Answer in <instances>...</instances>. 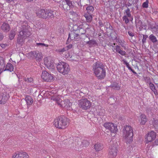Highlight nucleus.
Returning a JSON list of instances; mask_svg holds the SVG:
<instances>
[{"label":"nucleus","mask_w":158,"mask_h":158,"mask_svg":"<svg viewBox=\"0 0 158 158\" xmlns=\"http://www.w3.org/2000/svg\"><path fill=\"white\" fill-rule=\"evenodd\" d=\"M94 74L99 80L104 79L106 76V68L101 62L98 61L93 65Z\"/></svg>","instance_id":"f257e3e1"},{"label":"nucleus","mask_w":158,"mask_h":158,"mask_svg":"<svg viewBox=\"0 0 158 158\" xmlns=\"http://www.w3.org/2000/svg\"><path fill=\"white\" fill-rule=\"evenodd\" d=\"M69 123V120L65 117H58L55 119L53 125L57 128L64 129L67 128Z\"/></svg>","instance_id":"f03ea898"},{"label":"nucleus","mask_w":158,"mask_h":158,"mask_svg":"<svg viewBox=\"0 0 158 158\" xmlns=\"http://www.w3.org/2000/svg\"><path fill=\"white\" fill-rule=\"evenodd\" d=\"M123 136L127 140V143H130L133 140V130L130 126L126 125L123 129Z\"/></svg>","instance_id":"7ed1b4c3"},{"label":"nucleus","mask_w":158,"mask_h":158,"mask_svg":"<svg viewBox=\"0 0 158 158\" xmlns=\"http://www.w3.org/2000/svg\"><path fill=\"white\" fill-rule=\"evenodd\" d=\"M58 71L63 75L68 74L70 71L69 65L66 63L59 62L57 66Z\"/></svg>","instance_id":"20e7f679"},{"label":"nucleus","mask_w":158,"mask_h":158,"mask_svg":"<svg viewBox=\"0 0 158 158\" xmlns=\"http://www.w3.org/2000/svg\"><path fill=\"white\" fill-rule=\"evenodd\" d=\"M44 65L48 69H52L55 66L54 60L51 56L45 57L43 59Z\"/></svg>","instance_id":"39448f33"},{"label":"nucleus","mask_w":158,"mask_h":158,"mask_svg":"<svg viewBox=\"0 0 158 158\" xmlns=\"http://www.w3.org/2000/svg\"><path fill=\"white\" fill-rule=\"evenodd\" d=\"M91 103L86 98H82L80 100V106L84 110L89 109L91 107Z\"/></svg>","instance_id":"423d86ee"},{"label":"nucleus","mask_w":158,"mask_h":158,"mask_svg":"<svg viewBox=\"0 0 158 158\" xmlns=\"http://www.w3.org/2000/svg\"><path fill=\"white\" fill-rule=\"evenodd\" d=\"M35 13L38 16L43 18L49 17L50 16V14H51L49 11L43 9H38L36 10Z\"/></svg>","instance_id":"0eeeda50"},{"label":"nucleus","mask_w":158,"mask_h":158,"mask_svg":"<svg viewBox=\"0 0 158 158\" xmlns=\"http://www.w3.org/2000/svg\"><path fill=\"white\" fill-rule=\"evenodd\" d=\"M118 152L117 146L115 144L111 145L110 148L108 153V157L109 158H114L117 155Z\"/></svg>","instance_id":"6e6552de"},{"label":"nucleus","mask_w":158,"mask_h":158,"mask_svg":"<svg viewBox=\"0 0 158 158\" xmlns=\"http://www.w3.org/2000/svg\"><path fill=\"white\" fill-rule=\"evenodd\" d=\"M103 126L106 129L110 131L111 133H115L118 130L116 125L111 123H105Z\"/></svg>","instance_id":"1a4fd4ad"},{"label":"nucleus","mask_w":158,"mask_h":158,"mask_svg":"<svg viewBox=\"0 0 158 158\" xmlns=\"http://www.w3.org/2000/svg\"><path fill=\"white\" fill-rule=\"evenodd\" d=\"M28 153L25 152H17L12 155V158H29Z\"/></svg>","instance_id":"9d476101"},{"label":"nucleus","mask_w":158,"mask_h":158,"mask_svg":"<svg viewBox=\"0 0 158 158\" xmlns=\"http://www.w3.org/2000/svg\"><path fill=\"white\" fill-rule=\"evenodd\" d=\"M41 78L44 81L48 82L51 81L54 79L52 76L46 71H44L42 72Z\"/></svg>","instance_id":"9b49d317"},{"label":"nucleus","mask_w":158,"mask_h":158,"mask_svg":"<svg viewBox=\"0 0 158 158\" xmlns=\"http://www.w3.org/2000/svg\"><path fill=\"white\" fill-rule=\"evenodd\" d=\"M156 133L153 131H151L148 133L146 137L145 138L146 139V143L152 142L155 139L156 136Z\"/></svg>","instance_id":"f8f14e48"},{"label":"nucleus","mask_w":158,"mask_h":158,"mask_svg":"<svg viewBox=\"0 0 158 158\" xmlns=\"http://www.w3.org/2000/svg\"><path fill=\"white\" fill-rule=\"evenodd\" d=\"M9 96L6 93L0 94V104H4L8 100Z\"/></svg>","instance_id":"ddd939ff"},{"label":"nucleus","mask_w":158,"mask_h":158,"mask_svg":"<svg viewBox=\"0 0 158 158\" xmlns=\"http://www.w3.org/2000/svg\"><path fill=\"white\" fill-rule=\"evenodd\" d=\"M73 38V40H77L79 38L78 31H76L71 34H69L67 42L69 40V38Z\"/></svg>","instance_id":"4468645a"},{"label":"nucleus","mask_w":158,"mask_h":158,"mask_svg":"<svg viewBox=\"0 0 158 158\" xmlns=\"http://www.w3.org/2000/svg\"><path fill=\"white\" fill-rule=\"evenodd\" d=\"M80 39L81 40L80 43L83 45L86 43L89 39L85 34H83L80 35Z\"/></svg>","instance_id":"2eb2a0df"},{"label":"nucleus","mask_w":158,"mask_h":158,"mask_svg":"<svg viewBox=\"0 0 158 158\" xmlns=\"http://www.w3.org/2000/svg\"><path fill=\"white\" fill-rule=\"evenodd\" d=\"M72 104L68 100H65L63 101L62 104H61V107L68 108L70 107Z\"/></svg>","instance_id":"dca6fc26"},{"label":"nucleus","mask_w":158,"mask_h":158,"mask_svg":"<svg viewBox=\"0 0 158 158\" xmlns=\"http://www.w3.org/2000/svg\"><path fill=\"white\" fill-rule=\"evenodd\" d=\"M34 57L36 61H40L43 58L42 54L41 52H35Z\"/></svg>","instance_id":"f3484780"},{"label":"nucleus","mask_w":158,"mask_h":158,"mask_svg":"<svg viewBox=\"0 0 158 158\" xmlns=\"http://www.w3.org/2000/svg\"><path fill=\"white\" fill-rule=\"evenodd\" d=\"M110 87L116 90H118L120 89V86L118 83L116 82H111Z\"/></svg>","instance_id":"a211bd4d"},{"label":"nucleus","mask_w":158,"mask_h":158,"mask_svg":"<svg viewBox=\"0 0 158 158\" xmlns=\"http://www.w3.org/2000/svg\"><path fill=\"white\" fill-rule=\"evenodd\" d=\"M27 106H30L33 103V101L32 98L30 96H27L25 98Z\"/></svg>","instance_id":"6ab92c4d"},{"label":"nucleus","mask_w":158,"mask_h":158,"mask_svg":"<svg viewBox=\"0 0 158 158\" xmlns=\"http://www.w3.org/2000/svg\"><path fill=\"white\" fill-rule=\"evenodd\" d=\"M14 66L10 63H8L6 65L5 68L4 69V71H8L10 72L13 71L14 70Z\"/></svg>","instance_id":"aec40b11"},{"label":"nucleus","mask_w":158,"mask_h":158,"mask_svg":"<svg viewBox=\"0 0 158 158\" xmlns=\"http://www.w3.org/2000/svg\"><path fill=\"white\" fill-rule=\"evenodd\" d=\"M1 28L4 31L7 32L9 31L10 27L8 24L4 23L2 25Z\"/></svg>","instance_id":"412c9836"},{"label":"nucleus","mask_w":158,"mask_h":158,"mask_svg":"<svg viewBox=\"0 0 158 158\" xmlns=\"http://www.w3.org/2000/svg\"><path fill=\"white\" fill-rule=\"evenodd\" d=\"M94 146L95 150L97 152L100 151L103 148L102 145L100 143H96L94 145Z\"/></svg>","instance_id":"4be33fe9"},{"label":"nucleus","mask_w":158,"mask_h":158,"mask_svg":"<svg viewBox=\"0 0 158 158\" xmlns=\"http://www.w3.org/2000/svg\"><path fill=\"white\" fill-rule=\"evenodd\" d=\"M140 117L141 119L140 123L142 125L145 124L147 121L146 116L144 114H142L141 115Z\"/></svg>","instance_id":"5701e85b"},{"label":"nucleus","mask_w":158,"mask_h":158,"mask_svg":"<svg viewBox=\"0 0 158 158\" xmlns=\"http://www.w3.org/2000/svg\"><path fill=\"white\" fill-rule=\"evenodd\" d=\"M51 99L55 101L58 105L61 107V104H62L63 102L60 98L59 97H56L55 98L53 97L51 98Z\"/></svg>","instance_id":"b1692460"},{"label":"nucleus","mask_w":158,"mask_h":158,"mask_svg":"<svg viewBox=\"0 0 158 158\" xmlns=\"http://www.w3.org/2000/svg\"><path fill=\"white\" fill-rule=\"evenodd\" d=\"M85 44H89L90 46H93V45H98V44L94 40H92L89 41H88L87 40Z\"/></svg>","instance_id":"393cba45"},{"label":"nucleus","mask_w":158,"mask_h":158,"mask_svg":"<svg viewBox=\"0 0 158 158\" xmlns=\"http://www.w3.org/2000/svg\"><path fill=\"white\" fill-rule=\"evenodd\" d=\"M149 39L153 43H155L158 41L156 36L153 34H151L149 35Z\"/></svg>","instance_id":"a878e982"},{"label":"nucleus","mask_w":158,"mask_h":158,"mask_svg":"<svg viewBox=\"0 0 158 158\" xmlns=\"http://www.w3.org/2000/svg\"><path fill=\"white\" fill-rule=\"evenodd\" d=\"M150 88V89L153 92L154 94L156 95H158V93L157 92L156 89L155 88V87L154 84L152 83L149 85Z\"/></svg>","instance_id":"bb28decb"},{"label":"nucleus","mask_w":158,"mask_h":158,"mask_svg":"<svg viewBox=\"0 0 158 158\" xmlns=\"http://www.w3.org/2000/svg\"><path fill=\"white\" fill-rule=\"evenodd\" d=\"M153 124L155 131H158V119H154Z\"/></svg>","instance_id":"cd10ccee"},{"label":"nucleus","mask_w":158,"mask_h":158,"mask_svg":"<svg viewBox=\"0 0 158 158\" xmlns=\"http://www.w3.org/2000/svg\"><path fill=\"white\" fill-rule=\"evenodd\" d=\"M89 142L87 140H83L81 142V144L80 145V146L83 147H86L89 145Z\"/></svg>","instance_id":"c85d7f7f"},{"label":"nucleus","mask_w":158,"mask_h":158,"mask_svg":"<svg viewBox=\"0 0 158 158\" xmlns=\"http://www.w3.org/2000/svg\"><path fill=\"white\" fill-rule=\"evenodd\" d=\"M85 17L86 18V20L88 22H90L92 20V17L91 15L85 14L84 15Z\"/></svg>","instance_id":"c756f323"},{"label":"nucleus","mask_w":158,"mask_h":158,"mask_svg":"<svg viewBox=\"0 0 158 158\" xmlns=\"http://www.w3.org/2000/svg\"><path fill=\"white\" fill-rule=\"evenodd\" d=\"M82 25V22H80V33L81 35H83V34H85L86 32V31L82 29L81 27H80V26Z\"/></svg>","instance_id":"7c9ffc66"},{"label":"nucleus","mask_w":158,"mask_h":158,"mask_svg":"<svg viewBox=\"0 0 158 158\" xmlns=\"http://www.w3.org/2000/svg\"><path fill=\"white\" fill-rule=\"evenodd\" d=\"M86 10L87 11V12L89 13H91L94 10V7L92 6H90L87 7Z\"/></svg>","instance_id":"2f4dec72"},{"label":"nucleus","mask_w":158,"mask_h":158,"mask_svg":"<svg viewBox=\"0 0 158 158\" xmlns=\"http://www.w3.org/2000/svg\"><path fill=\"white\" fill-rule=\"evenodd\" d=\"M122 61L123 62V64L126 65V66L129 70L131 71L132 69L131 67L130 66L129 64L125 59L123 60Z\"/></svg>","instance_id":"473e14b6"},{"label":"nucleus","mask_w":158,"mask_h":158,"mask_svg":"<svg viewBox=\"0 0 158 158\" xmlns=\"http://www.w3.org/2000/svg\"><path fill=\"white\" fill-rule=\"evenodd\" d=\"M144 79L145 82L149 84V85L152 83L151 81V78L150 77H144Z\"/></svg>","instance_id":"72a5a7b5"},{"label":"nucleus","mask_w":158,"mask_h":158,"mask_svg":"<svg viewBox=\"0 0 158 158\" xmlns=\"http://www.w3.org/2000/svg\"><path fill=\"white\" fill-rule=\"evenodd\" d=\"M0 65L2 66V67L5 66V60L2 57H0Z\"/></svg>","instance_id":"f704fd0d"},{"label":"nucleus","mask_w":158,"mask_h":158,"mask_svg":"<svg viewBox=\"0 0 158 158\" xmlns=\"http://www.w3.org/2000/svg\"><path fill=\"white\" fill-rule=\"evenodd\" d=\"M35 52H31L28 54V56L30 58H34Z\"/></svg>","instance_id":"c9c22d12"},{"label":"nucleus","mask_w":158,"mask_h":158,"mask_svg":"<svg viewBox=\"0 0 158 158\" xmlns=\"http://www.w3.org/2000/svg\"><path fill=\"white\" fill-rule=\"evenodd\" d=\"M127 17V15H124L123 17V20L125 21V23L126 24H127L129 22V19Z\"/></svg>","instance_id":"e433bc0d"},{"label":"nucleus","mask_w":158,"mask_h":158,"mask_svg":"<svg viewBox=\"0 0 158 158\" xmlns=\"http://www.w3.org/2000/svg\"><path fill=\"white\" fill-rule=\"evenodd\" d=\"M125 12L126 13L127 16L128 17H131V14L130 11V9L127 8V9L125 10Z\"/></svg>","instance_id":"4c0bfd02"},{"label":"nucleus","mask_w":158,"mask_h":158,"mask_svg":"<svg viewBox=\"0 0 158 158\" xmlns=\"http://www.w3.org/2000/svg\"><path fill=\"white\" fill-rule=\"evenodd\" d=\"M148 36L147 35H143V38L142 39V43L143 45L144 44V43H146V40L148 38Z\"/></svg>","instance_id":"58836bf2"},{"label":"nucleus","mask_w":158,"mask_h":158,"mask_svg":"<svg viewBox=\"0 0 158 158\" xmlns=\"http://www.w3.org/2000/svg\"><path fill=\"white\" fill-rule=\"evenodd\" d=\"M148 1L147 0L146 2H144L142 4V7L143 8H147L148 7Z\"/></svg>","instance_id":"ea45409f"},{"label":"nucleus","mask_w":158,"mask_h":158,"mask_svg":"<svg viewBox=\"0 0 158 158\" xmlns=\"http://www.w3.org/2000/svg\"><path fill=\"white\" fill-rule=\"evenodd\" d=\"M87 89L86 88H81L80 90V92L81 93H84L87 94Z\"/></svg>","instance_id":"a19ab883"},{"label":"nucleus","mask_w":158,"mask_h":158,"mask_svg":"<svg viewBox=\"0 0 158 158\" xmlns=\"http://www.w3.org/2000/svg\"><path fill=\"white\" fill-rule=\"evenodd\" d=\"M117 34L116 32H114L113 33H111L110 34V36L113 39H115L117 38Z\"/></svg>","instance_id":"79ce46f5"},{"label":"nucleus","mask_w":158,"mask_h":158,"mask_svg":"<svg viewBox=\"0 0 158 158\" xmlns=\"http://www.w3.org/2000/svg\"><path fill=\"white\" fill-rule=\"evenodd\" d=\"M66 50L65 47L64 48L62 49H60L57 50V52L59 53H61L64 52L66 51Z\"/></svg>","instance_id":"37998d69"},{"label":"nucleus","mask_w":158,"mask_h":158,"mask_svg":"<svg viewBox=\"0 0 158 158\" xmlns=\"http://www.w3.org/2000/svg\"><path fill=\"white\" fill-rule=\"evenodd\" d=\"M137 20H138V23L139 24V25L140 26H142L143 23H142V22L141 21V20H139L138 18H137V19H135V23L136 25V22H137Z\"/></svg>","instance_id":"c03bdc74"},{"label":"nucleus","mask_w":158,"mask_h":158,"mask_svg":"<svg viewBox=\"0 0 158 158\" xmlns=\"http://www.w3.org/2000/svg\"><path fill=\"white\" fill-rule=\"evenodd\" d=\"M73 47V45L72 44H69L65 47L67 51L71 48Z\"/></svg>","instance_id":"a18cd8bd"},{"label":"nucleus","mask_w":158,"mask_h":158,"mask_svg":"<svg viewBox=\"0 0 158 158\" xmlns=\"http://www.w3.org/2000/svg\"><path fill=\"white\" fill-rule=\"evenodd\" d=\"M154 27V29H153L152 31L158 33V25H157L156 26H155Z\"/></svg>","instance_id":"49530a36"},{"label":"nucleus","mask_w":158,"mask_h":158,"mask_svg":"<svg viewBox=\"0 0 158 158\" xmlns=\"http://www.w3.org/2000/svg\"><path fill=\"white\" fill-rule=\"evenodd\" d=\"M120 47L118 45H116V51L118 52H119L121 50V49L120 48Z\"/></svg>","instance_id":"de8ad7c7"},{"label":"nucleus","mask_w":158,"mask_h":158,"mask_svg":"<svg viewBox=\"0 0 158 158\" xmlns=\"http://www.w3.org/2000/svg\"><path fill=\"white\" fill-rule=\"evenodd\" d=\"M122 56H125L126 55V53L125 51H123L121 50L118 52Z\"/></svg>","instance_id":"09e8293b"},{"label":"nucleus","mask_w":158,"mask_h":158,"mask_svg":"<svg viewBox=\"0 0 158 158\" xmlns=\"http://www.w3.org/2000/svg\"><path fill=\"white\" fill-rule=\"evenodd\" d=\"M87 94L86 93H81L80 92V96L82 98H84Z\"/></svg>","instance_id":"8fccbe9b"},{"label":"nucleus","mask_w":158,"mask_h":158,"mask_svg":"<svg viewBox=\"0 0 158 158\" xmlns=\"http://www.w3.org/2000/svg\"><path fill=\"white\" fill-rule=\"evenodd\" d=\"M14 36H15L14 33H11L10 34V35H9V37L10 40H12L14 38Z\"/></svg>","instance_id":"3c124183"},{"label":"nucleus","mask_w":158,"mask_h":158,"mask_svg":"<svg viewBox=\"0 0 158 158\" xmlns=\"http://www.w3.org/2000/svg\"><path fill=\"white\" fill-rule=\"evenodd\" d=\"M128 33L129 35L131 37H133L135 36V34L131 31H128Z\"/></svg>","instance_id":"603ef678"},{"label":"nucleus","mask_w":158,"mask_h":158,"mask_svg":"<svg viewBox=\"0 0 158 158\" xmlns=\"http://www.w3.org/2000/svg\"><path fill=\"white\" fill-rule=\"evenodd\" d=\"M5 67H2L0 65V74L3 71H4V69Z\"/></svg>","instance_id":"864d4df0"},{"label":"nucleus","mask_w":158,"mask_h":158,"mask_svg":"<svg viewBox=\"0 0 158 158\" xmlns=\"http://www.w3.org/2000/svg\"><path fill=\"white\" fill-rule=\"evenodd\" d=\"M98 23H99V26H100V27H102L104 26V25H103V23L100 20L98 22Z\"/></svg>","instance_id":"5fc2aeb1"},{"label":"nucleus","mask_w":158,"mask_h":158,"mask_svg":"<svg viewBox=\"0 0 158 158\" xmlns=\"http://www.w3.org/2000/svg\"><path fill=\"white\" fill-rule=\"evenodd\" d=\"M37 44L38 45H42V46H46V47H48V45L45 44H43V43H37Z\"/></svg>","instance_id":"6e6d98bb"},{"label":"nucleus","mask_w":158,"mask_h":158,"mask_svg":"<svg viewBox=\"0 0 158 158\" xmlns=\"http://www.w3.org/2000/svg\"><path fill=\"white\" fill-rule=\"evenodd\" d=\"M132 5V3L131 1V2H129H129H128V3L126 5V7L127 6H130Z\"/></svg>","instance_id":"4d7b16f0"},{"label":"nucleus","mask_w":158,"mask_h":158,"mask_svg":"<svg viewBox=\"0 0 158 158\" xmlns=\"http://www.w3.org/2000/svg\"><path fill=\"white\" fill-rule=\"evenodd\" d=\"M108 2H109L110 3H111V4L112 5H113L112 3L113 2V3H114V0H108Z\"/></svg>","instance_id":"13d9d810"},{"label":"nucleus","mask_w":158,"mask_h":158,"mask_svg":"<svg viewBox=\"0 0 158 158\" xmlns=\"http://www.w3.org/2000/svg\"><path fill=\"white\" fill-rule=\"evenodd\" d=\"M131 71L136 76L138 74L133 69H132Z\"/></svg>","instance_id":"bf43d9fd"},{"label":"nucleus","mask_w":158,"mask_h":158,"mask_svg":"<svg viewBox=\"0 0 158 158\" xmlns=\"http://www.w3.org/2000/svg\"><path fill=\"white\" fill-rule=\"evenodd\" d=\"M155 144L156 145H158V139H156L155 141Z\"/></svg>","instance_id":"052dcab7"},{"label":"nucleus","mask_w":158,"mask_h":158,"mask_svg":"<svg viewBox=\"0 0 158 158\" xmlns=\"http://www.w3.org/2000/svg\"><path fill=\"white\" fill-rule=\"evenodd\" d=\"M146 111H147V112H151V110L150 108H147Z\"/></svg>","instance_id":"680f3d73"},{"label":"nucleus","mask_w":158,"mask_h":158,"mask_svg":"<svg viewBox=\"0 0 158 158\" xmlns=\"http://www.w3.org/2000/svg\"><path fill=\"white\" fill-rule=\"evenodd\" d=\"M129 21H131L132 22V20H133V17L131 16V17H129Z\"/></svg>","instance_id":"e2e57ef3"},{"label":"nucleus","mask_w":158,"mask_h":158,"mask_svg":"<svg viewBox=\"0 0 158 158\" xmlns=\"http://www.w3.org/2000/svg\"><path fill=\"white\" fill-rule=\"evenodd\" d=\"M1 47L2 48H5L6 47V45L4 44H2L1 45Z\"/></svg>","instance_id":"0e129e2a"},{"label":"nucleus","mask_w":158,"mask_h":158,"mask_svg":"<svg viewBox=\"0 0 158 158\" xmlns=\"http://www.w3.org/2000/svg\"><path fill=\"white\" fill-rule=\"evenodd\" d=\"M154 26H153L152 25H151L150 28L152 30L153 29H154Z\"/></svg>","instance_id":"69168bd1"},{"label":"nucleus","mask_w":158,"mask_h":158,"mask_svg":"<svg viewBox=\"0 0 158 158\" xmlns=\"http://www.w3.org/2000/svg\"><path fill=\"white\" fill-rule=\"evenodd\" d=\"M3 36L1 34H0V41L2 39Z\"/></svg>","instance_id":"338daca9"},{"label":"nucleus","mask_w":158,"mask_h":158,"mask_svg":"<svg viewBox=\"0 0 158 158\" xmlns=\"http://www.w3.org/2000/svg\"><path fill=\"white\" fill-rule=\"evenodd\" d=\"M136 76H137V77L138 78L139 77V75L138 74H137V75H136Z\"/></svg>","instance_id":"774afa93"}]
</instances>
